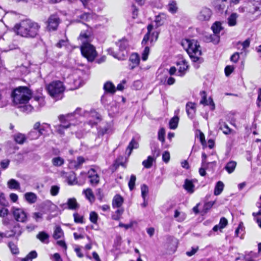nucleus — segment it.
<instances>
[{
  "mask_svg": "<svg viewBox=\"0 0 261 261\" xmlns=\"http://www.w3.org/2000/svg\"><path fill=\"white\" fill-rule=\"evenodd\" d=\"M82 109L77 108L75 111L66 115H60L58 119L60 124L54 126L55 131L58 134L63 136L65 134V130L72 125L77 124V119L82 116Z\"/></svg>",
  "mask_w": 261,
  "mask_h": 261,
  "instance_id": "nucleus-1",
  "label": "nucleus"
},
{
  "mask_svg": "<svg viewBox=\"0 0 261 261\" xmlns=\"http://www.w3.org/2000/svg\"><path fill=\"white\" fill-rule=\"evenodd\" d=\"M40 25L30 19L21 21L16 24L14 28L17 35L25 38H35L38 35Z\"/></svg>",
  "mask_w": 261,
  "mask_h": 261,
  "instance_id": "nucleus-2",
  "label": "nucleus"
},
{
  "mask_svg": "<svg viewBox=\"0 0 261 261\" xmlns=\"http://www.w3.org/2000/svg\"><path fill=\"white\" fill-rule=\"evenodd\" d=\"M180 45L194 62L198 61L199 60L202 52L201 47L197 41L194 39H182Z\"/></svg>",
  "mask_w": 261,
  "mask_h": 261,
  "instance_id": "nucleus-3",
  "label": "nucleus"
},
{
  "mask_svg": "<svg viewBox=\"0 0 261 261\" xmlns=\"http://www.w3.org/2000/svg\"><path fill=\"white\" fill-rule=\"evenodd\" d=\"M12 97L15 105L25 104L31 97V92L28 88L20 87L13 91Z\"/></svg>",
  "mask_w": 261,
  "mask_h": 261,
  "instance_id": "nucleus-4",
  "label": "nucleus"
},
{
  "mask_svg": "<svg viewBox=\"0 0 261 261\" xmlns=\"http://www.w3.org/2000/svg\"><path fill=\"white\" fill-rule=\"evenodd\" d=\"M116 44L119 47V51L115 53L111 48L108 49L109 54L119 60H123L127 56L126 48L128 46V41L126 39H122L116 42Z\"/></svg>",
  "mask_w": 261,
  "mask_h": 261,
  "instance_id": "nucleus-5",
  "label": "nucleus"
},
{
  "mask_svg": "<svg viewBox=\"0 0 261 261\" xmlns=\"http://www.w3.org/2000/svg\"><path fill=\"white\" fill-rule=\"evenodd\" d=\"M46 89L48 94L56 100L61 98V95L65 90L63 83L59 81L51 82L46 86Z\"/></svg>",
  "mask_w": 261,
  "mask_h": 261,
  "instance_id": "nucleus-6",
  "label": "nucleus"
},
{
  "mask_svg": "<svg viewBox=\"0 0 261 261\" xmlns=\"http://www.w3.org/2000/svg\"><path fill=\"white\" fill-rule=\"evenodd\" d=\"M82 55L89 62H92L97 56V52L95 47L90 43H84L81 47Z\"/></svg>",
  "mask_w": 261,
  "mask_h": 261,
  "instance_id": "nucleus-7",
  "label": "nucleus"
},
{
  "mask_svg": "<svg viewBox=\"0 0 261 261\" xmlns=\"http://www.w3.org/2000/svg\"><path fill=\"white\" fill-rule=\"evenodd\" d=\"M213 31V34L206 35L205 40L207 42H211L215 44H218L220 41V36L219 35L220 31L222 29L221 22L219 21L215 22L211 27Z\"/></svg>",
  "mask_w": 261,
  "mask_h": 261,
  "instance_id": "nucleus-8",
  "label": "nucleus"
},
{
  "mask_svg": "<svg viewBox=\"0 0 261 261\" xmlns=\"http://www.w3.org/2000/svg\"><path fill=\"white\" fill-rule=\"evenodd\" d=\"M212 10L206 7H202L199 11L197 15V18L201 21H208L212 16Z\"/></svg>",
  "mask_w": 261,
  "mask_h": 261,
  "instance_id": "nucleus-9",
  "label": "nucleus"
},
{
  "mask_svg": "<svg viewBox=\"0 0 261 261\" xmlns=\"http://www.w3.org/2000/svg\"><path fill=\"white\" fill-rule=\"evenodd\" d=\"M12 212L13 216L17 221L25 222L27 221V214L23 209L13 207Z\"/></svg>",
  "mask_w": 261,
  "mask_h": 261,
  "instance_id": "nucleus-10",
  "label": "nucleus"
},
{
  "mask_svg": "<svg viewBox=\"0 0 261 261\" xmlns=\"http://www.w3.org/2000/svg\"><path fill=\"white\" fill-rule=\"evenodd\" d=\"M59 22L60 19L57 15H51L47 21V29L49 31L57 30L59 24Z\"/></svg>",
  "mask_w": 261,
  "mask_h": 261,
  "instance_id": "nucleus-11",
  "label": "nucleus"
},
{
  "mask_svg": "<svg viewBox=\"0 0 261 261\" xmlns=\"http://www.w3.org/2000/svg\"><path fill=\"white\" fill-rule=\"evenodd\" d=\"M92 35L91 29H89L86 31L81 32L79 37V40L82 42V44L89 43V42L91 40Z\"/></svg>",
  "mask_w": 261,
  "mask_h": 261,
  "instance_id": "nucleus-12",
  "label": "nucleus"
},
{
  "mask_svg": "<svg viewBox=\"0 0 261 261\" xmlns=\"http://www.w3.org/2000/svg\"><path fill=\"white\" fill-rule=\"evenodd\" d=\"M22 233V229L20 228L19 225H15L13 229L9 231H7L5 233H3L4 238H11L14 237H16L18 238L19 237Z\"/></svg>",
  "mask_w": 261,
  "mask_h": 261,
  "instance_id": "nucleus-13",
  "label": "nucleus"
},
{
  "mask_svg": "<svg viewBox=\"0 0 261 261\" xmlns=\"http://www.w3.org/2000/svg\"><path fill=\"white\" fill-rule=\"evenodd\" d=\"M85 162V159L83 156L77 157L76 160H69V167L72 169H77L81 168L82 164Z\"/></svg>",
  "mask_w": 261,
  "mask_h": 261,
  "instance_id": "nucleus-14",
  "label": "nucleus"
},
{
  "mask_svg": "<svg viewBox=\"0 0 261 261\" xmlns=\"http://www.w3.org/2000/svg\"><path fill=\"white\" fill-rule=\"evenodd\" d=\"M88 178L90 179V182L93 186H96L99 182V177L95 170L91 169L88 172Z\"/></svg>",
  "mask_w": 261,
  "mask_h": 261,
  "instance_id": "nucleus-15",
  "label": "nucleus"
},
{
  "mask_svg": "<svg viewBox=\"0 0 261 261\" xmlns=\"http://www.w3.org/2000/svg\"><path fill=\"white\" fill-rule=\"evenodd\" d=\"M140 56L137 53L132 54L129 59V61L130 63L129 64V68L130 69L133 70L137 67L140 63Z\"/></svg>",
  "mask_w": 261,
  "mask_h": 261,
  "instance_id": "nucleus-16",
  "label": "nucleus"
},
{
  "mask_svg": "<svg viewBox=\"0 0 261 261\" xmlns=\"http://www.w3.org/2000/svg\"><path fill=\"white\" fill-rule=\"evenodd\" d=\"M202 99L200 101V103L204 105H208L210 106L211 110H214L215 109V103L212 97H209L208 99H206V94L204 91H202Z\"/></svg>",
  "mask_w": 261,
  "mask_h": 261,
  "instance_id": "nucleus-17",
  "label": "nucleus"
},
{
  "mask_svg": "<svg viewBox=\"0 0 261 261\" xmlns=\"http://www.w3.org/2000/svg\"><path fill=\"white\" fill-rule=\"evenodd\" d=\"M194 180L186 179L182 186L184 189L189 194H192L195 191Z\"/></svg>",
  "mask_w": 261,
  "mask_h": 261,
  "instance_id": "nucleus-18",
  "label": "nucleus"
},
{
  "mask_svg": "<svg viewBox=\"0 0 261 261\" xmlns=\"http://www.w3.org/2000/svg\"><path fill=\"white\" fill-rule=\"evenodd\" d=\"M186 112L188 117L190 119H193L196 113L195 104L191 102H188L186 105Z\"/></svg>",
  "mask_w": 261,
  "mask_h": 261,
  "instance_id": "nucleus-19",
  "label": "nucleus"
},
{
  "mask_svg": "<svg viewBox=\"0 0 261 261\" xmlns=\"http://www.w3.org/2000/svg\"><path fill=\"white\" fill-rule=\"evenodd\" d=\"M62 206L66 207L69 210H75L79 208V205L76 201V200L74 198H69L66 203H64L62 205Z\"/></svg>",
  "mask_w": 261,
  "mask_h": 261,
  "instance_id": "nucleus-20",
  "label": "nucleus"
},
{
  "mask_svg": "<svg viewBox=\"0 0 261 261\" xmlns=\"http://www.w3.org/2000/svg\"><path fill=\"white\" fill-rule=\"evenodd\" d=\"M250 42L251 39L250 38H247L243 42H238L236 44V46L238 49H240V46H242V48L241 49V53L242 54L243 52L246 51V49L250 46Z\"/></svg>",
  "mask_w": 261,
  "mask_h": 261,
  "instance_id": "nucleus-21",
  "label": "nucleus"
},
{
  "mask_svg": "<svg viewBox=\"0 0 261 261\" xmlns=\"http://www.w3.org/2000/svg\"><path fill=\"white\" fill-rule=\"evenodd\" d=\"M219 129L222 130L223 133L225 135H229L232 132V130L229 128L226 122L223 120H220L219 122Z\"/></svg>",
  "mask_w": 261,
  "mask_h": 261,
  "instance_id": "nucleus-22",
  "label": "nucleus"
},
{
  "mask_svg": "<svg viewBox=\"0 0 261 261\" xmlns=\"http://www.w3.org/2000/svg\"><path fill=\"white\" fill-rule=\"evenodd\" d=\"M24 198L28 203L33 204L37 201V196L34 193L27 192L24 194Z\"/></svg>",
  "mask_w": 261,
  "mask_h": 261,
  "instance_id": "nucleus-23",
  "label": "nucleus"
},
{
  "mask_svg": "<svg viewBox=\"0 0 261 261\" xmlns=\"http://www.w3.org/2000/svg\"><path fill=\"white\" fill-rule=\"evenodd\" d=\"M123 202V198L119 195L115 196L113 199L112 205L114 208L120 207Z\"/></svg>",
  "mask_w": 261,
  "mask_h": 261,
  "instance_id": "nucleus-24",
  "label": "nucleus"
},
{
  "mask_svg": "<svg viewBox=\"0 0 261 261\" xmlns=\"http://www.w3.org/2000/svg\"><path fill=\"white\" fill-rule=\"evenodd\" d=\"M238 14L236 13H232L227 18V23L229 27H233L237 24V18Z\"/></svg>",
  "mask_w": 261,
  "mask_h": 261,
  "instance_id": "nucleus-25",
  "label": "nucleus"
},
{
  "mask_svg": "<svg viewBox=\"0 0 261 261\" xmlns=\"http://www.w3.org/2000/svg\"><path fill=\"white\" fill-rule=\"evenodd\" d=\"M103 89L107 92L114 94L116 92L114 85L111 82H107L103 86Z\"/></svg>",
  "mask_w": 261,
  "mask_h": 261,
  "instance_id": "nucleus-26",
  "label": "nucleus"
},
{
  "mask_svg": "<svg viewBox=\"0 0 261 261\" xmlns=\"http://www.w3.org/2000/svg\"><path fill=\"white\" fill-rule=\"evenodd\" d=\"M36 238L42 243L47 244L49 242V235L45 231H41L36 236Z\"/></svg>",
  "mask_w": 261,
  "mask_h": 261,
  "instance_id": "nucleus-27",
  "label": "nucleus"
},
{
  "mask_svg": "<svg viewBox=\"0 0 261 261\" xmlns=\"http://www.w3.org/2000/svg\"><path fill=\"white\" fill-rule=\"evenodd\" d=\"M167 18L166 15L165 13H160L156 16L154 21L158 26L162 25Z\"/></svg>",
  "mask_w": 261,
  "mask_h": 261,
  "instance_id": "nucleus-28",
  "label": "nucleus"
},
{
  "mask_svg": "<svg viewBox=\"0 0 261 261\" xmlns=\"http://www.w3.org/2000/svg\"><path fill=\"white\" fill-rule=\"evenodd\" d=\"M7 186L12 190H18L20 188L19 183L14 179H10L7 182Z\"/></svg>",
  "mask_w": 261,
  "mask_h": 261,
  "instance_id": "nucleus-29",
  "label": "nucleus"
},
{
  "mask_svg": "<svg viewBox=\"0 0 261 261\" xmlns=\"http://www.w3.org/2000/svg\"><path fill=\"white\" fill-rule=\"evenodd\" d=\"M189 65L185 59L180 58V76L184 75L188 70Z\"/></svg>",
  "mask_w": 261,
  "mask_h": 261,
  "instance_id": "nucleus-30",
  "label": "nucleus"
},
{
  "mask_svg": "<svg viewBox=\"0 0 261 261\" xmlns=\"http://www.w3.org/2000/svg\"><path fill=\"white\" fill-rule=\"evenodd\" d=\"M236 166V162L231 161L226 164L224 168L229 174H230L234 171Z\"/></svg>",
  "mask_w": 261,
  "mask_h": 261,
  "instance_id": "nucleus-31",
  "label": "nucleus"
},
{
  "mask_svg": "<svg viewBox=\"0 0 261 261\" xmlns=\"http://www.w3.org/2000/svg\"><path fill=\"white\" fill-rule=\"evenodd\" d=\"M224 187V185L222 181H218L215 187L214 192V195L216 196L220 195L223 191Z\"/></svg>",
  "mask_w": 261,
  "mask_h": 261,
  "instance_id": "nucleus-32",
  "label": "nucleus"
},
{
  "mask_svg": "<svg viewBox=\"0 0 261 261\" xmlns=\"http://www.w3.org/2000/svg\"><path fill=\"white\" fill-rule=\"evenodd\" d=\"M139 147L138 143L135 140V139H133L129 145H128L126 151H128V155H129L131 154L132 151L133 149H136Z\"/></svg>",
  "mask_w": 261,
  "mask_h": 261,
  "instance_id": "nucleus-33",
  "label": "nucleus"
},
{
  "mask_svg": "<svg viewBox=\"0 0 261 261\" xmlns=\"http://www.w3.org/2000/svg\"><path fill=\"white\" fill-rule=\"evenodd\" d=\"M151 152L152 154V157L156 159L158 156H159L160 154V150L158 146V145L153 143L152 144L151 146Z\"/></svg>",
  "mask_w": 261,
  "mask_h": 261,
  "instance_id": "nucleus-34",
  "label": "nucleus"
},
{
  "mask_svg": "<svg viewBox=\"0 0 261 261\" xmlns=\"http://www.w3.org/2000/svg\"><path fill=\"white\" fill-rule=\"evenodd\" d=\"M64 233L61 227L56 226L54 230L53 237L55 239L61 238L63 236Z\"/></svg>",
  "mask_w": 261,
  "mask_h": 261,
  "instance_id": "nucleus-35",
  "label": "nucleus"
},
{
  "mask_svg": "<svg viewBox=\"0 0 261 261\" xmlns=\"http://www.w3.org/2000/svg\"><path fill=\"white\" fill-rule=\"evenodd\" d=\"M155 159L154 158L151 156H148L147 160L143 161L142 165L146 168H150L152 165L153 161Z\"/></svg>",
  "mask_w": 261,
  "mask_h": 261,
  "instance_id": "nucleus-36",
  "label": "nucleus"
},
{
  "mask_svg": "<svg viewBox=\"0 0 261 261\" xmlns=\"http://www.w3.org/2000/svg\"><path fill=\"white\" fill-rule=\"evenodd\" d=\"M37 253L35 251H32L25 257L21 259V261H32L33 258H36Z\"/></svg>",
  "mask_w": 261,
  "mask_h": 261,
  "instance_id": "nucleus-37",
  "label": "nucleus"
},
{
  "mask_svg": "<svg viewBox=\"0 0 261 261\" xmlns=\"http://www.w3.org/2000/svg\"><path fill=\"white\" fill-rule=\"evenodd\" d=\"M178 117L176 116L173 117L169 121V127L171 129H175L177 127L178 122Z\"/></svg>",
  "mask_w": 261,
  "mask_h": 261,
  "instance_id": "nucleus-38",
  "label": "nucleus"
},
{
  "mask_svg": "<svg viewBox=\"0 0 261 261\" xmlns=\"http://www.w3.org/2000/svg\"><path fill=\"white\" fill-rule=\"evenodd\" d=\"M77 21H87L91 18V14L89 13H83L79 16H77Z\"/></svg>",
  "mask_w": 261,
  "mask_h": 261,
  "instance_id": "nucleus-39",
  "label": "nucleus"
},
{
  "mask_svg": "<svg viewBox=\"0 0 261 261\" xmlns=\"http://www.w3.org/2000/svg\"><path fill=\"white\" fill-rule=\"evenodd\" d=\"M52 163L54 166L59 167L62 166L64 163V160L62 158L58 156L52 159Z\"/></svg>",
  "mask_w": 261,
  "mask_h": 261,
  "instance_id": "nucleus-40",
  "label": "nucleus"
},
{
  "mask_svg": "<svg viewBox=\"0 0 261 261\" xmlns=\"http://www.w3.org/2000/svg\"><path fill=\"white\" fill-rule=\"evenodd\" d=\"M14 139L17 143L21 144L24 143L26 138L25 136L22 134H17L14 136Z\"/></svg>",
  "mask_w": 261,
  "mask_h": 261,
  "instance_id": "nucleus-41",
  "label": "nucleus"
},
{
  "mask_svg": "<svg viewBox=\"0 0 261 261\" xmlns=\"http://www.w3.org/2000/svg\"><path fill=\"white\" fill-rule=\"evenodd\" d=\"M178 7L175 2H172L168 4V11L171 13H175L177 12Z\"/></svg>",
  "mask_w": 261,
  "mask_h": 261,
  "instance_id": "nucleus-42",
  "label": "nucleus"
},
{
  "mask_svg": "<svg viewBox=\"0 0 261 261\" xmlns=\"http://www.w3.org/2000/svg\"><path fill=\"white\" fill-rule=\"evenodd\" d=\"M8 246L11 250V252L13 254H17L18 253L19 251L17 245L13 242H9Z\"/></svg>",
  "mask_w": 261,
  "mask_h": 261,
  "instance_id": "nucleus-43",
  "label": "nucleus"
},
{
  "mask_svg": "<svg viewBox=\"0 0 261 261\" xmlns=\"http://www.w3.org/2000/svg\"><path fill=\"white\" fill-rule=\"evenodd\" d=\"M136 180V176L134 174H132L130 176V178L129 181L128 182V187H129V188L130 191H132L134 189Z\"/></svg>",
  "mask_w": 261,
  "mask_h": 261,
  "instance_id": "nucleus-44",
  "label": "nucleus"
},
{
  "mask_svg": "<svg viewBox=\"0 0 261 261\" xmlns=\"http://www.w3.org/2000/svg\"><path fill=\"white\" fill-rule=\"evenodd\" d=\"M141 195L144 200H145V198L147 196L148 193V188L146 185H143L141 187Z\"/></svg>",
  "mask_w": 261,
  "mask_h": 261,
  "instance_id": "nucleus-45",
  "label": "nucleus"
},
{
  "mask_svg": "<svg viewBox=\"0 0 261 261\" xmlns=\"http://www.w3.org/2000/svg\"><path fill=\"white\" fill-rule=\"evenodd\" d=\"M59 190H60L59 186H57V185L52 186L51 187L50 191V194L54 196L57 195L59 193Z\"/></svg>",
  "mask_w": 261,
  "mask_h": 261,
  "instance_id": "nucleus-46",
  "label": "nucleus"
},
{
  "mask_svg": "<svg viewBox=\"0 0 261 261\" xmlns=\"http://www.w3.org/2000/svg\"><path fill=\"white\" fill-rule=\"evenodd\" d=\"M165 135V130L164 128H161L158 132V139L162 142L165 141L164 136Z\"/></svg>",
  "mask_w": 261,
  "mask_h": 261,
  "instance_id": "nucleus-47",
  "label": "nucleus"
},
{
  "mask_svg": "<svg viewBox=\"0 0 261 261\" xmlns=\"http://www.w3.org/2000/svg\"><path fill=\"white\" fill-rule=\"evenodd\" d=\"M75 175L74 173L72 172L67 176L68 182L69 185H73L75 182Z\"/></svg>",
  "mask_w": 261,
  "mask_h": 261,
  "instance_id": "nucleus-48",
  "label": "nucleus"
},
{
  "mask_svg": "<svg viewBox=\"0 0 261 261\" xmlns=\"http://www.w3.org/2000/svg\"><path fill=\"white\" fill-rule=\"evenodd\" d=\"M86 197L89 200L94 199V195L93 194V192L91 189L88 188L84 191Z\"/></svg>",
  "mask_w": 261,
  "mask_h": 261,
  "instance_id": "nucleus-49",
  "label": "nucleus"
},
{
  "mask_svg": "<svg viewBox=\"0 0 261 261\" xmlns=\"http://www.w3.org/2000/svg\"><path fill=\"white\" fill-rule=\"evenodd\" d=\"M256 257L255 253L252 252L246 254L244 258L246 261H254V258Z\"/></svg>",
  "mask_w": 261,
  "mask_h": 261,
  "instance_id": "nucleus-50",
  "label": "nucleus"
},
{
  "mask_svg": "<svg viewBox=\"0 0 261 261\" xmlns=\"http://www.w3.org/2000/svg\"><path fill=\"white\" fill-rule=\"evenodd\" d=\"M98 215L97 214L94 212H92L90 214V220L91 222L94 224H96L97 221Z\"/></svg>",
  "mask_w": 261,
  "mask_h": 261,
  "instance_id": "nucleus-51",
  "label": "nucleus"
},
{
  "mask_svg": "<svg viewBox=\"0 0 261 261\" xmlns=\"http://www.w3.org/2000/svg\"><path fill=\"white\" fill-rule=\"evenodd\" d=\"M149 53V48L148 46H146L142 53V59L143 61H146L147 58Z\"/></svg>",
  "mask_w": 261,
  "mask_h": 261,
  "instance_id": "nucleus-52",
  "label": "nucleus"
},
{
  "mask_svg": "<svg viewBox=\"0 0 261 261\" xmlns=\"http://www.w3.org/2000/svg\"><path fill=\"white\" fill-rule=\"evenodd\" d=\"M74 220L75 223H83V217L80 216L77 213L73 214Z\"/></svg>",
  "mask_w": 261,
  "mask_h": 261,
  "instance_id": "nucleus-53",
  "label": "nucleus"
},
{
  "mask_svg": "<svg viewBox=\"0 0 261 261\" xmlns=\"http://www.w3.org/2000/svg\"><path fill=\"white\" fill-rule=\"evenodd\" d=\"M42 213L40 212H35L32 214V217L36 221L38 222L42 219Z\"/></svg>",
  "mask_w": 261,
  "mask_h": 261,
  "instance_id": "nucleus-54",
  "label": "nucleus"
},
{
  "mask_svg": "<svg viewBox=\"0 0 261 261\" xmlns=\"http://www.w3.org/2000/svg\"><path fill=\"white\" fill-rule=\"evenodd\" d=\"M227 220L225 218L222 217L220 219L219 223L218 224L220 226V228L223 229L227 226Z\"/></svg>",
  "mask_w": 261,
  "mask_h": 261,
  "instance_id": "nucleus-55",
  "label": "nucleus"
},
{
  "mask_svg": "<svg viewBox=\"0 0 261 261\" xmlns=\"http://www.w3.org/2000/svg\"><path fill=\"white\" fill-rule=\"evenodd\" d=\"M8 204V201H7L5 195L4 193H2L0 194V204L3 206H7Z\"/></svg>",
  "mask_w": 261,
  "mask_h": 261,
  "instance_id": "nucleus-56",
  "label": "nucleus"
},
{
  "mask_svg": "<svg viewBox=\"0 0 261 261\" xmlns=\"http://www.w3.org/2000/svg\"><path fill=\"white\" fill-rule=\"evenodd\" d=\"M68 44V40L66 39H62L59 41V42L56 44V46L59 48H61L63 46H66Z\"/></svg>",
  "mask_w": 261,
  "mask_h": 261,
  "instance_id": "nucleus-57",
  "label": "nucleus"
},
{
  "mask_svg": "<svg viewBox=\"0 0 261 261\" xmlns=\"http://www.w3.org/2000/svg\"><path fill=\"white\" fill-rule=\"evenodd\" d=\"M240 58V53H234L230 57V61L234 63H237Z\"/></svg>",
  "mask_w": 261,
  "mask_h": 261,
  "instance_id": "nucleus-58",
  "label": "nucleus"
},
{
  "mask_svg": "<svg viewBox=\"0 0 261 261\" xmlns=\"http://www.w3.org/2000/svg\"><path fill=\"white\" fill-rule=\"evenodd\" d=\"M45 126H44L43 125H41L39 129L37 132L38 134H37L36 136L35 137H34L32 136V138L33 139H37V138H38L39 137V136H40V135L43 134V133L45 131Z\"/></svg>",
  "mask_w": 261,
  "mask_h": 261,
  "instance_id": "nucleus-59",
  "label": "nucleus"
},
{
  "mask_svg": "<svg viewBox=\"0 0 261 261\" xmlns=\"http://www.w3.org/2000/svg\"><path fill=\"white\" fill-rule=\"evenodd\" d=\"M226 1H227L226 0L221 1V2H220V4H219L218 5H217L216 6V8L220 11H223L225 8V5L224 3Z\"/></svg>",
  "mask_w": 261,
  "mask_h": 261,
  "instance_id": "nucleus-60",
  "label": "nucleus"
},
{
  "mask_svg": "<svg viewBox=\"0 0 261 261\" xmlns=\"http://www.w3.org/2000/svg\"><path fill=\"white\" fill-rule=\"evenodd\" d=\"M162 159L164 162L168 163L170 160V154L168 151L164 152L162 155Z\"/></svg>",
  "mask_w": 261,
  "mask_h": 261,
  "instance_id": "nucleus-61",
  "label": "nucleus"
},
{
  "mask_svg": "<svg viewBox=\"0 0 261 261\" xmlns=\"http://www.w3.org/2000/svg\"><path fill=\"white\" fill-rule=\"evenodd\" d=\"M215 201H209L204 205V209L205 210V212H206L207 210L210 209L213 205L215 204Z\"/></svg>",
  "mask_w": 261,
  "mask_h": 261,
  "instance_id": "nucleus-62",
  "label": "nucleus"
},
{
  "mask_svg": "<svg viewBox=\"0 0 261 261\" xmlns=\"http://www.w3.org/2000/svg\"><path fill=\"white\" fill-rule=\"evenodd\" d=\"M234 68L231 66H227L225 68V73L226 76H228L232 72Z\"/></svg>",
  "mask_w": 261,
  "mask_h": 261,
  "instance_id": "nucleus-63",
  "label": "nucleus"
},
{
  "mask_svg": "<svg viewBox=\"0 0 261 261\" xmlns=\"http://www.w3.org/2000/svg\"><path fill=\"white\" fill-rule=\"evenodd\" d=\"M198 250V247H193L192 250L190 251H187L186 254L189 256H191L194 255Z\"/></svg>",
  "mask_w": 261,
  "mask_h": 261,
  "instance_id": "nucleus-64",
  "label": "nucleus"
}]
</instances>
